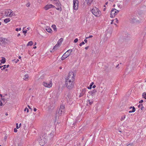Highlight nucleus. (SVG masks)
<instances>
[{
  "label": "nucleus",
  "mask_w": 146,
  "mask_h": 146,
  "mask_svg": "<svg viewBox=\"0 0 146 146\" xmlns=\"http://www.w3.org/2000/svg\"><path fill=\"white\" fill-rule=\"evenodd\" d=\"M7 10L5 13L6 15L9 17H11L14 15V13H13L11 10Z\"/></svg>",
  "instance_id": "423d86ee"
},
{
  "label": "nucleus",
  "mask_w": 146,
  "mask_h": 146,
  "mask_svg": "<svg viewBox=\"0 0 146 146\" xmlns=\"http://www.w3.org/2000/svg\"><path fill=\"white\" fill-rule=\"evenodd\" d=\"M84 94V93L83 92L81 93L79 96V97H80L82 96Z\"/></svg>",
  "instance_id": "393cba45"
},
{
  "label": "nucleus",
  "mask_w": 146,
  "mask_h": 146,
  "mask_svg": "<svg viewBox=\"0 0 146 146\" xmlns=\"http://www.w3.org/2000/svg\"><path fill=\"white\" fill-rule=\"evenodd\" d=\"M78 0H73V9H78Z\"/></svg>",
  "instance_id": "6e6552de"
},
{
  "label": "nucleus",
  "mask_w": 146,
  "mask_h": 146,
  "mask_svg": "<svg viewBox=\"0 0 146 146\" xmlns=\"http://www.w3.org/2000/svg\"><path fill=\"white\" fill-rule=\"evenodd\" d=\"M110 1L111 2H113L114 1V0H110Z\"/></svg>",
  "instance_id": "680f3d73"
},
{
  "label": "nucleus",
  "mask_w": 146,
  "mask_h": 146,
  "mask_svg": "<svg viewBox=\"0 0 146 146\" xmlns=\"http://www.w3.org/2000/svg\"><path fill=\"white\" fill-rule=\"evenodd\" d=\"M142 97L146 99V93L145 92H143L142 95Z\"/></svg>",
  "instance_id": "5701e85b"
},
{
  "label": "nucleus",
  "mask_w": 146,
  "mask_h": 146,
  "mask_svg": "<svg viewBox=\"0 0 146 146\" xmlns=\"http://www.w3.org/2000/svg\"><path fill=\"white\" fill-rule=\"evenodd\" d=\"M127 146H133V144H129Z\"/></svg>",
  "instance_id": "a19ab883"
},
{
  "label": "nucleus",
  "mask_w": 146,
  "mask_h": 146,
  "mask_svg": "<svg viewBox=\"0 0 146 146\" xmlns=\"http://www.w3.org/2000/svg\"><path fill=\"white\" fill-rule=\"evenodd\" d=\"M88 102H89V103L91 105L92 104V102H91L90 100H89L88 101Z\"/></svg>",
  "instance_id": "4c0bfd02"
},
{
  "label": "nucleus",
  "mask_w": 146,
  "mask_h": 146,
  "mask_svg": "<svg viewBox=\"0 0 146 146\" xmlns=\"http://www.w3.org/2000/svg\"><path fill=\"white\" fill-rule=\"evenodd\" d=\"M144 108L143 106V105L141 106V110H143V108Z\"/></svg>",
  "instance_id": "09e8293b"
},
{
  "label": "nucleus",
  "mask_w": 146,
  "mask_h": 146,
  "mask_svg": "<svg viewBox=\"0 0 146 146\" xmlns=\"http://www.w3.org/2000/svg\"><path fill=\"white\" fill-rule=\"evenodd\" d=\"M108 2H106V5H107V4H108Z\"/></svg>",
  "instance_id": "0e129e2a"
},
{
  "label": "nucleus",
  "mask_w": 146,
  "mask_h": 146,
  "mask_svg": "<svg viewBox=\"0 0 146 146\" xmlns=\"http://www.w3.org/2000/svg\"><path fill=\"white\" fill-rule=\"evenodd\" d=\"M2 67H3L2 66H0V68H1Z\"/></svg>",
  "instance_id": "e2e57ef3"
},
{
  "label": "nucleus",
  "mask_w": 146,
  "mask_h": 146,
  "mask_svg": "<svg viewBox=\"0 0 146 146\" xmlns=\"http://www.w3.org/2000/svg\"><path fill=\"white\" fill-rule=\"evenodd\" d=\"M1 63L4 64L5 62V58L4 57H2V59L1 60Z\"/></svg>",
  "instance_id": "aec40b11"
},
{
  "label": "nucleus",
  "mask_w": 146,
  "mask_h": 146,
  "mask_svg": "<svg viewBox=\"0 0 146 146\" xmlns=\"http://www.w3.org/2000/svg\"><path fill=\"white\" fill-rule=\"evenodd\" d=\"M55 3L56 5H59V6L60 5H61L60 2H59V3L58 2Z\"/></svg>",
  "instance_id": "7c9ffc66"
},
{
  "label": "nucleus",
  "mask_w": 146,
  "mask_h": 146,
  "mask_svg": "<svg viewBox=\"0 0 146 146\" xmlns=\"http://www.w3.org/2000/svg\"><path fill=\"white\" fill-rule=\"evenodd\" d=\"M119 11L117 10H111L110 14L111 17H114L118 13Z\"/></svg>",
  "instance_id": "0eeeda50"
},
{
  "label": "nucleus",
  "mask_w": 146,
  "mask_h": 146,
  "mask_svg": "<svg viewBox=\"0 0 146 146\" xmlns=\"http://www.w3.org/2000/svg\"><path fill=\"white\" fill-rule=\"evenodd\" d=\"M132 108V110L129 111V113H132V112H135V108L134 106H133V107L131 106L130 108V109H131Z\"/></svg>",
  "instance_id": "2eb2a0df"
},
{
  "label": "nucleus",
  "mask_w": 146,
  "mask_h": 146,
  "mask_svg": "<svg viewBox=\"0 0 146 146\" xmlns=\"http://www.w3.org/2000/svg\"><path fill=\"white\" fill-rule=\"evenodd\" d=\"M97 90L95 89H94L93 91L91 92H89L88 93L91 94L92 96H93L95 93L96 92Z\"/></svg>",
  "instance_id": "ddd939ff"
},
{
  "label": "nucleus",
  "mask_w": 146,
  "mask_h": 146,
  "mask_svg": "<svg viewBox=\"0 0 146 146\" xmlns=\"http://www.w3.org/2000/svg\"><path fill=\"white\" fill-rule=\"evenodd\" d=\"M6 65H4L3 66H2V67H3V68H1V70H3L5 69L6 68Z\"/></svg>",
  "instance_id": "b1692460"
},
{
  "label": "nucleus",
  "mask_w": 146,
  "mask_h": 146,
  "mask_svg": "<svg viewBox=\"0 0 146 146\" xmlns=\"http://www.w3.org/2000/svg\"><path fill=\"white\" fill-rule=\"evenodd\" d=\"M114 21V20H111V24H112L113 23V21Z\"/></svg>",
  "instance_id": "c03bdc74"
},
{
  "label": "nucleus",
  "mask_w": 146,
  "mask_h": 146,
  "mask_svg": "<svg viewBox=\"0 0 146 146\" xmlns=\"http://www.w3.org/2000/svg\"><path fill=\"white\" fill-rule=\"evenodd\" d=\"M3 105V103L0 100V106H2Z\"/></svg>",
  "instance_id": "e433bc0d"
},
{
  "label": "nucleus",
  "mask_w": 146,
  "mask_h": 146,
  "mask_svg": "<svg viewBox=\"0 0 146 146\" xmlns=\"http://www.w3.org/2000/svg\"><path fill=\"white\" fill-rule=\"evenodd\" d=\"M29 76L28 74H25L23 78V79L25 81H28L29 80Z\"/></svg>",
  "instance_id": "9b49d317"
},
{
  "label": "nucleus",
  "mask_w": 146,
  "mask_h": 146,
  "mask_svg": "<svg viewBox=\"0 0 146 146\" xmlns=\"http://www.w3.org/2000/svg\"><path fill=\"white\" fill-rule=\"evenodd\" d=\"M33 48L34 49H35V48H36V46H35L33 47Z\"/></svg>",
  "instance_id": "13d9d810"
},
{
  "label": "nucleus",
  "mask_w": 146,
  "mask_h": 146,
  "mask_svg": "<svg viewBox=\"0 0 146 146\" xmlns=\"http://www.w3.org/2000/svg\"><path fill=\"white\" fill-rule=\"evenodd\" d=\"M46 30L49 33H51L52 30L50 27H47L46 29Z\"/></svg>",
  "instance_id": "dca6fc26"
},
{
  "label": "nucleus",
  "mask_w": 146,
  "mask_h": 146,
  "mask_svg": "<svg viewBox=\"0 0 146 146\" xmlns=\"http://www.w3.org/2000/svg\"><path fill=\"white\" fill-rule=\"evenodd\" d=\"M89 48V46H87V47H86L85 48V49H86V50H87Z\"/></svg>",
  "instance_id": "de8ad7c7"
},
{
  "label": "nucleus",
  "mask_w": 146,
  "mask_h": 146,
  "mask_svg": "<svg viewBox=\"0 0 146 146\" xmlns=\"http://www.w3.org/2000/svg\"><path fill=\"white\" fill-rule=\"evenodd\" d=\"M84 41L86 43L87 42V40L86 39H84Z\"/></svg>",
  "instance_id": "3c124183"
},
{
  "label": "nucleus",
  "mask_w": 146,
  "mask_h": 146,
  "mask_svg": "<svg viewBox=\"0 0 146 146\" xmlns=\"http://www.w3.org/2000/svg\"><path fill=\"white\" fill-rule=\"evenodd\" d=\"M21 125V123H20V124H19V127H20V126Z\"/></svg>",
  "instance_id": "774afa93"
},
{
  "label": "nucleus",
  "mask_w": 146,
  "mask_h": 146,
  "mask_svg": "<svg viewBox=\"0 0 146 146\" xmlns=\"http://www.w3.org/2000/svg\"><path fill=\"white\" fill-rule=\"evenodd\" d=\"M0 96L2 98V96H2V94H0Z\"/></svg>",
  "instance_id": "bf43d9fd"
},
{
  "label": "nucleus",
  "mask_w": 146,
  "mask_h": 146,
  "mask_svg": "<svg viewBox=\"0 0 146 146\" xmlns=\"http://www.w3.org/2000/svg\"><path fill=\"white\" fill-rule=\"evenodd\" d=\"M27 29L28 30H29V28H27Z\"/></svg>",
  "instance_id": "338daca9"
},
{
  "label": "nucleus",
  "mask_w": 146,
  "mask_h": 146,
  "mask_svg": "<svg viewBox=\"0 0 146 146\" xmlns=\"http://www.w3.org/2000/svg\"><path fill=\"white\" fill-rule=\"evenodd\" d=\"M64 109V105H61L60 106V108L59 109V113H62V111Z\"/></svg>",
  "instance_id": "9d476101"
},
{
  "label": "nucleus",
  "mask_w": 146,
  "mask_h": 146,
  "mask_svg": "<svg viewBox=\"0 0 146 146\" xmlns=\"http://www.w3.org/2000/svg\"><path fill=\"white\" fill-rule=\"evenodd\" d=\"M36 110H37V109L35 108H34L33 109V110L35 111H36Z\"/></svg>",
  "instance_id": "a18cd8bd"
},
{
  "label": "nucleus",
  "mask_w": 146,
  "mask_h": 146,
  "mask_svg": "<svg viewBox=\"0 0 146 146\" xmlns=\"http://www.w3.org/2000/svg\"><path fill=\"white\" fill-rule=\"evenodd\" d=\"M126 116L125 115H123L122 116L120 119V120L121 121H122L125 118Z\"/></svg>",
  "instance_id": "4be33fe9"
},
{
  "label": "nucleus",
  "mask_w": 146,
  "mask_h": 146,
  "mask_svg": "<svg viewBox=\"0 0 146 146\" xmlns=\"http://www.w3.org/2000/svg\"><path fill=\"white\" fill-rule=\"evenodd\" d=\"M60 46L59 45L56 44L53 48L52 50L54 51L58 49Z\"/></svg>",
  "instance_id": "f8f14e48"
},
{
  "label": "nucleus",
  "mask_w": 146,
  "mask_h": 146,
  "mask_svg": "<svg viewBox=\"0 0 146 146\" xmlns=\"http://www.w3.org/2000/svg\"><path fill=\"white\" fill-rule=\"evenodd\" d=\"M16 127L17 129H19V127L18 126V124L17 123L16 124Z\"/></svg>",
  "instance_id": "473e14b6"
},
{
  "label": "nucleus",
  "mask_w": 146,
  "mask_h": 146,
  "mask_svg": "<svg viewBox=\"0 0 146 146\" xmlns=\"http://www.w3.org/2000/svg\"><path fill=\"white\" fill-rule=\"evenodd\" d=\"M143 101L142 100H141L140 101H139V103H143Z\"/></svg>",
  "instance_id": "ea45409f"
},
{
  "label": "nucleus",
  "mask_w": 146,
  "mask_h": 146,
  "mask_svg": "<svg viewBox=\"0 0 146 146\" xmlns=\"http://www.w3.org/2000/svg\"><path fill=\"white\" fill-rule=\"evenodd\" d=\"M27 106H28V108H29V109H31V107H30V106H29V105H28Z\"/></svg>",
  "instance_id": "6e6d98bb"
},
{
  "label": "nucleus",
  "mask_w": 146,
  "mask_h": 146,
  "mask_svg": "<svg viewBox=\"0 0 146 146\" xmlns=\"http://www.w3.org/2000/svg\"><path fill=\"white\" fill-rule=\"evenodd\" d=\"M72 51V49L68 50L63 54L61 57V60H64L68 57L70 55Z\"/></svg>",
  "instance_id": "7ed1b4c3"
},
{
  "label": "nucleus",
  "mask_w": 146,
  "mask_h": 146,
  "mask_svg": "<svg viewBox=\"0 0 146 146\" xmlns=\"http://www.w3.org/2000/svg\"><path fill=\"white\" fill-rule=\"evenodd\" d=\"M92 84H90V87H88V89H90L91 88V87L92 86Z\"/></svg>",
  "instance_id": "c9c22d12"
},
{
  "label": "nucleus",
  "mask_w": 146,
  "mask_h": 146,
  "mask_svg": "<svg viewBox=\"0 0 146 146\" xmlns=\"http://www.w3.org/2000/svg\"><path fill=\"white\" fill-rule=\"evenodd\" d=\"M56 7L52 4H48L46 5L44 7V9H49L51 8H55Z\"/></svg>",
  "instance_id": "1a4fd4ad"
},
{
  "label": "nucleus",
  "mask_w": 146,
  "mask_h": 146,
  "mask_svg": "<svg viewBox=\"0 0 146 146\" xmlns=\"http://www.w3.org/2000/svg\"><path fill=\"white\" fill-rule=\"evenodd\" d=\"M23 33H24L25 34V36H26V35L25 34L27 32V31H23Z\"/></svg>",
  "instance_id": "f704fd0d"
},
{
  "label": "nucleus",
  "mask_w": 146,
  "mask_h": 146,
  "mask_svg": "<svg viewBox=\"0 0 146 146\" xmlns=\"http://www.w3.org/2000/svg\"><path fill=\"white\" fill-rule=\"evenodd\" d=\"M46 141L47 140L44 137H40L39 139V144L41 146L44 145L45 143H46Z\"/></svg>",
  "instance_id": "39448f33"
},
{
  "label": "nucleus",
  "mask_w": 146,
  "mask_h": 146,
  "mask_svg": "<svg viewBox=\"0 0 146 146\" xmlns=\"http://www.w3.org/2000/svg\"><path fill=\"white\" fill-rule=\"evenodd\" d=\"M85 44V42H82L79 45L80 46H81L82 45L84 44Z\"/></svg>",
  "instance_id": "a878e982"
},
{
  "label": "nucleus",
  "mask_w": 146,
  "mask_h": 146,
  "mask_svg": "<svg viewBox=\"0 0 146 146\" xmlns=\"http://www.w3.org/2000/svg\"><path fill=\"white\" fill-rule=\"evenodd\" d=\"M74 81V73L72 71L70 72L65 82V85L68 89L70 90L73 88Z\"/></svg>",
  "instance_id": "f257e3e1"
},
{
  "label": "nucleus",
  "mask_w": 146,
  "mask_h": 146,
  "mask_svg": "<svg viewBox=\"0 0 146 146\" xmlns=\"http://www.w3.org/2000/svg\"><path fill=\"white\" fill-rule=\"evenodd\" d=\"M3 39L2 38H0V42H2V40H3Z\"/></svg>",
  "instance_id": "8fccbe9b"
},
{
  "label": "nucleus",
  "mask_w": 146,
  "mask_h": 146,
  "mask_svg": "<svg viewBox=\"0 0 146 146\" xmlns=\"http://www.w3.org/2000/svg\"><path fill=\"white\" fill-rule=\"evenodd\" d=\"M11 20L10 18H7L5 19L4 20V22L6 23H8V22L10 21Z\"/></svg>",
  "instance_id": "6ab92c4d"
},
{
  "label": "nucleus",
  "mask_w": 146,
  "mask_h": 146,
  "mask_svg": "<svg viewBox=\"0 0 146 146\" xmlns=\"http://www.w3.org/2000/svg\"><path fill=\"white\" fill-rule=\"evenodd\" d=\"M63 40V39L62 38H61L58 41L57 44H58L60 46Z\"/></svg>",
  "instance_id": "4468645a"
},
{
  "label": "nucleus",
  "mask_w": 146,
  "mask_h": 146,
  "mask_svg": "<svg viewBox=\"0 0 146 146\" xmlns=\"http://www.w3.org/2000/svg\"><path fill=\"white\" fill-rule=\"evenodd\" d=\"M51 27L53 29L54 31H56L57 28L56 25H52L51 26Z\"/></svg>",
  "instance_id": "412c9836"
},
{
  "label": "nucleus",
  "mask_w": 146,
  "mask_h": 146,
  "mask_svg": "<svg viewBox=\"0 0 146 146\" xmlns=\"http://www.w3.org/2000/svg\"><path fill=\"white\" fill-rule=\"evenodd\" d=\"M19 59H17V60H16V62H16V63H17L18 62H19Z\"/></svg>",
  "instance_id": "864d4df0"
},
{
  "label": "nucleus",
  "mask_w": 146,
  "mask_h": 146,
  "mask_svg": "<svg viewBox=\"0 0 146 146\" xmlns=\"http://www.w3.org/2000/svg\"><path fill=\"white\" fill-rule=\"evenodd\" d=\"M14 132H17V130L16 129H15V128L14 129Z\"/></svg>",
  "instance_id": "58836bf2"
},
{
  "label": "nucleus",
  "mask_w": 146,
  "mask_h": 146,
  "mask_svg": "<svg viewBox=\"0 0 146 146\" xmlns=\"http://www.w3.org/2000/svg\"><path fill=\"white\" fill-rule=\"evenodd\" d=\"M115 22L117 23H118V20L117 18H116L115 19Z\"/></svg>",
  "instance_id": "72a5a7b5"
},
{
  "label": "nucleus",
  "mask_w": 146,
  "mask_h": 146,
  "mask_svg": "<svg viewBox=\"0 0 146 146\" xmlns=\"http://www.w3.org/2000/svg\"><path fill=\"white\" fill-rule=\"evenodd\" d=\"M93 37V36L92 35L86 37V39H88L90 38H92Z\"/></svg>",
  "instance_id": "c85d7f7f"
},
{
  "label": "nucleus",
  "mask_w": 146,
  "mask_h": 146,
  "mask_svg": "<svg viewBox=\"0 0 146 146\" xmlns=\"http://www.w3.org/2000/svg\"><path fill=\"white\" fill-rule=\"evenodd\" d=\"M96 87V85H94L93 86L92 88H95Z\"/></svg>",
  "instance_id": "603ef678"
},
{
  "label": "nucleus",
  "mask_w": 146,
  "mask_h": 146,
  "mask_svg": "<svg viewBox=\"0 0 146 146\" xmlns=\"http://www.w3.org/2000/svg\"><path fill=\"white\" fill-rule=\"evenodd\" d=\"M142 104H139V105H138V107L139 108H140L141 106H142Z\"/></svg>",
  "instance_id": "79ce46f5"
},
{
  "label": "nucleus",
  "mask_w": 146,
  "mask_h": 146,
  "mask_svg": "<svg viewBox=\"0 0 146 146\" xmlns=\"http://www.w3.org/2000/svg\"><path fill=\"white\" fill-rule=\"evenodd\" d=\"M78 41V38H76L74 40V42L75 43L77 42Z\"/></svg>",
  "instance_id": "c756f323"
},
{
  "label": "nucleus",
  "mask_w": 146,
  "mask_h": 146,
  "mask_svg": "<svg viewBox=\"0 0 146 146\" xmlns=\"http://www.w3.org/2000/svg\"><path fill=\"white\" fill-rule=\"evenodd\" d=\"M21 30V28H20L19 29H18V28L16 29L15 31H20Z\"/></svg>",
  "instance_id": "cd10ccee"
},
{
  "label": "nucleus",
  "mask_w": 146,
  "mask_h": 146,
  "mask_svg": "<svg viewBox=\"0 0 146 146\" xmlns=\"http://www.w3.org/2000/svg\"><path fill=\"white\" fill-rule=\"evenodd\" d=\"M1 100L3 101H5V99L4 98H1Z\"/></svg>",
  "instance_id": "49530a36"
},
{
  "label": "nucleus",
  "mask_w": 146,
  "mask_h": 146,
  "mask_svg": "<svg viewBox=\"0 0 146 146\" xmlns=\"http://www.w3.org/2000/svg\"><path fill=\"white\" fill-rule=\"evenodd\" d=\"M33 43L32 41H30L27 44V46H31L33 45Z\"/></svg>",
  "instance_id": "a211bd4d"
},
{
  "label": "nucleus",
  "mask_w": 146,
  "mask_h": 146,
  "mask_svg": "<svg viewBox=\"0 0 146 146\" xmlns=\"http://www.w3.org/2000/svg\"><path fill=\"white\" fill-rule=\"evenodd\" d=\"M86 1H87L88 5H90L91 4L93 0H86Z\"/></svg>",
  "instance_id": "f3484780"
},
{
  "label": "nucleus",
  "mask_w": 146,
  "mask_h": 146,
  "mask_svg": "<svg viewBox=\"0 0 146 146\" xmlns=\"http://www.w3.org/2000/svg\"><path fill=\"white\" fill-rule=\"evenodd\" d=\"M20 35V33H19L17 34V36L18 37V36H19Z\"/></svg>",
  "instance_id": "5fc2aeb1"
},
{
  "label": "nucleus",
  "mask_w": 146,
  "mask_h": 146,
  "mask_svg": "<svg viewBox=\"0 0 146 146\" xmlns=\"http://www.w3.org/2000/svg\"><path fill=\"white\" fill-rule=\"evenodd\" d=\"M42 84L44 87L50 88L52 87V80H50L49 81H43Z\"/></svg>",
  "instance_id": "f03ea898"
},
{
  "label": "nucleus",
  "mask_w": 146,
  "mask_h": 146,
  "mask_svg": "<svg viewBox=\"0 0 146 146\" xmlns=\"http://www.w3.org/2000/svg\"><path fill=\"white\" fill-rule=\"evenodd\" d=\"M56 9H60V8H56Z\"/></svg>",
  "instance_id": "69168bd1"
},
{
  "label": "nucleus",
  "mask_w": 146,
  "mask_h": 146,
  "mask_svg": "<svg viewBox=\"0 0 146 146\" xmlns=\"http://www.w3.org/2000/svg\"><path fill=\"white\" fill-rule=\"evenodd\" d=\"M91 11L96 17H99L101 15V12L99 10H91Z\"/></svg>",
  "instance_id": "20e7f679"
},
{
  "label": "nucleus",
  "mask_w": 146,
  "mask_h": 146,
  "mask_svg": "<svg viewBox=\"0 0 146 146\" xmlns=\"http://www.w3.org/2000/svg\"><path fill=\"white\" fill-rule=\"evenodd\" d=\"M6 67L7 68L9 67V64H8V65H6Z\"/></svg>",
  "instance_id": "4d7b16f0"
},
{
  "label": "nucleus",
  "mask_w": 146,
  "mask_h": 146,
  "mask_svg": "<svg viewBox=\"0 0 146 146\" xmlns=\"http://www.w3.org/2000/svg\"><path fill=\"white\" fill-rule=\"evenodd\" d=\"M30 4L29 3H27V4H26V6L27 7H29L30 6Z\"/></svg>",
  "instance_id": "2f4dec72"
},
{
  "label": "nucleus",
  "mask_w": 146,
  "mask_h": 146,
  "mask_svg": "<svg viewBox=\"0 0 146 146\" xmlns=\"http://www.w3.org/2000/svg\"><path fill=\"white\" fill-rule=\"evenodd\" d=\"M27 111V112L28 113L29 112V110L27 108H26L24 109V111Z\"/></svg>",
  "instance_id": "bb28decb"
},
{
  "label": "nucleus",
  "mask_w": 146,
  "mask_h": 146,
  "mask_svg": "<svg viewBox=\"0 0 146 146\" xmlns=\"http://www.w3.org/2000/svg\"><path fill=\"white\" fill-rule=\"evenodd\" d=\"M21 56H19V59H21Z\"/></svg>",
  "instance_id": "052dcab7"
},
{
  "label": "nucleus",
  "mask_w": 146,
  "mask_h": 146,
  "mask_svg": "<svg viewBox=\"0 0 146 146\" xmlns=\"http://www.w3.org/2000/svg\"><path fill=\"white\" fill-rule=\"evenodd\" d=\"M54 1L55 2V3H59V2H60L59 0H55Z\"/></svg>",
  "instance_id": "37998d69"
}]
</instances>
